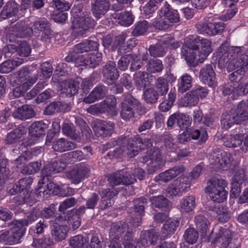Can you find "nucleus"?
<instances>
[{
	"mask_svg": "<svg viewBox=\"0 0 248 248\" xmlns=\"http://www.w3.org/2000/svg\"><path fill=\"white\" fill-rule=\"evenodd\" d=\"M69 228L66 225L55 224L51 230L52 236L58 241L64 240L67 236Z\"/></svg>",
	"mask_w": 248,
	"mask_h": 248,
	"instance_id": "obj_33",
	"label": "nucleus"
},
{
	"mask_svg": "<svg viewBox=\"0 0 248 248\" xmlns=\"http://www.w3.org/2000/svg\"><path fill=\"white\" fill-rule=\"evenodd\" d=\"M76 144L64 138H60L54 140L52 143V148L55 151L63 152L75 149Z\"/></svg>",
	"mask_w": 248,
	"mask_h": 248,
	"instance_id": "obj_26",
	"label": "nucleus"
},
{
	"mask_svg": "<svg viewBox=\"0 0 248 248\" xmlns=\"http://www.w3.org/2000/svg\"><path fill=\"white\" fill-rule=\"evenodd\" d=\"M198 237V231L193 228H188L185 232L184 238L185 241L189 244H193L196 243Z\"/></svg>",
	"mask_w": 248,
	"mask_h": 248,
	"instance_id": "obj_55",
	"label": "nucleus"
},
{
	"mask_svg": "<svg viewBox=\"0 0 248 248\" xmlns=\"http://www.w3.org/2000/svg\"><path fill=\"white\" fill-rule=\"evenodd\" d=\"M221 123L224 128L228 129L233 124H237L234 117L232 112L229 113H224L222 115Z\"/></svg>",
	"mask_w": 248,
	"mask_h": 248,
	"instance_id": "obj_59",
	"label": "nucleus"
},
{
	"mask_svg": "<svg viewBox=\"0 0 248 248\" xmlns=\"http://www.w3.org/2000/svg\"><path fill=\"white\" fill-rule=\"evenodd\" d=\"M195 27L200 34H206L208 36H214L222 33L225 28V24L222 22H199Z\"/></svg>",
	"mask_w": 248,
	"mask_h": 248,
	"instance_id": "obj_6",
	"label": "nucleus"
},
{
	"mask_svg": "<svg viewBox=\"0 0 248 248\" xmlns=\"http://www.w3.org/2000/svg\"><path fill=\"white\" fill-rule=\"evenodd\" d=\"M110 7L109 0H94L91 4V11L95 18L99 19L106 15Z\"/></svg>",
	"mask_w": 248,
	"mask_h": 248,
	"instance_id": "obj_13",
	"label": "nucleus"
},
{
	"mask_svg": "<svg viewBox=\"0 0 248 248\" xmlns=\"http://www.w3.org/2000/svg\"><path fill=\"white\" fill-rule=\"evenodd\" d=\"M153 207L161 210H167L169 206L168 200L162 195L153 197L150 199Z\"/></svg>",
	"mask_w": 248,
	"mask_h": 248,
	"instance_id": "obj_36",
	"label": "nucleus"
},
{
	"mask_svg": "<svg viewBox=\"0 0 248 248\" xmlns=\"http://www.w3.org/2000/svg\"><path fill=\"white\" fill-rule=\"evenodd\" d=\"M89 170L86 166H79L76 169L71 170L68 177L72 183L78 184L88 173Z\"/></svg>",
	"mask_w": 248,
	"mask_h": 248,
	"instance_id": "obj_28",
	"label": "nucleus"
},
{
	"mask_svg": "<svg viewBox=\"0 0 248 248\" xmlns=\"http://www.w3.org/2000/svg\"><path fill=\"white\" fill-rule=\"evenodd\" d=\"M26 133V129L22 125H20L13 131L8 133L5 139V142L8 144L17 142L19 141L21 137Z\"/></svg>",
	"mask_w": 248,
	"mask_h": 248,
	"instance_id": "obj_30",
	"label": "nucleus"
},
{
	"mask_svg": "<svg viewBox=\"0 0 248 248\" xmlns=\"http://www.w3.org/2000/svg\"><path fill=\"white\" fill-rule=\"evenodd\" d=\"M170 5L165 2L164 5L160 10V15L165 16L166 19L170 23V26L180 21V17L177 10L170 9Z\"/></svg>",
	"mask_w": 248,
	"mask_h": 248,
	"instance_id": "obj_16",
	"label": "nucleus"
},
{
	"mask_svg": "<svg viewBox=\"0 0 248 248\" xmlns=\"http://www.w3.org/2000/svg\"><path fill=\"white\" fill-rule=\"evenodd\" d=\"M99 44L96 41L87 40L75 46V51L78 53L95 51L97 49Z\"/></svg>",
	"mask_w": 248,
	"mask_h": 248,
	"instance_id": "obj_27",
	"label": "nucleus"
},
{
	"mask_svg": "<svg viewBox=\"0 0 248 248\" xmlns=\"http://www.w3.org/2000/svg\"><path fill=\"white\" fill-rule=\"evenodd\" d=\"M14 75L18 84H31V87L36 81L37 76L31 77L30 76V70L27 67H24L16 71Z\"/></svg>",
	"mask_w": 248,
	"mask_h": 248,
	"instance_id": "obj_17",
	"label": "nucleus"
},
{
	"mask_svg": "<svg viewBox=\"0 0 248 248\" xmlns=\"http://www.w3.org/2000/svg\"><path fill=\"white\" fill-rule=\"evenodd\" d=\"M160 96L153 88L147 89L144 93V100L148 104H155Z\"/></svg>",
	"mask_w": 248,
	"mask_h": 248,
	"instance_id": "obj_53",
	"label": "nucleus"
},
{
	"mask_svg": "<svg viewBox=\"0 0 248 248\" xmlns=\"http://www.w3.org/2000/svg\"><path fill=\"white\" fill-rule=\"evenodd\" d=\"M101 73L104 82L108 85H112L119 77L116 63L112 61L108 62L103 66Z\"/></svg>",
	"mask_w": 248,
	"mask_h": 248,
	"instance_id": "obj_9",
	"label": "nucleus"
},
{
	"mask_svg": "<svg viewBox=\"0 0 248 248\" xmlns=\"http://www.w3.org/2000/svg\"><path fill=\"white\" fill-rule=\"evenodd\" d=\"M148 28V22L146 21L143 20L138 22L136 24L132 34L135 36L142 35L147 31Z\"/></svg>",
	"mask_w": 248,
	"mask_h": 248,
	"instance_id": "obj_63",
	"label": "nucleus"
},
{
	"mask_svg": "<svg viewBox=\"0 0 248 248\" xmlns=\"http://www.w3.org/2000/svg\"><path fill=\"white\" fill-rule=\"evenodd\" d=\"M169 86L168 80L162 77H159L155 80L153 88L160 96H164L169 91Z\"/></svg>",
	"mask_w": 248,
	"mask_h": 248,
	"instance_id": "obj_38",
	"label": "nucleus"
},
{
	"mask_svg": "<svg viewBox=\"0 0 248 248\" xmlns=\"http://www.w3.org/2000/svg\"><path fill=\"white\" fill-rule=\"evenodd\" d=\"M140 161L147 164V171L150 174H153L159 170L165 163L160 150L155 147L148 149L146 155L140 158Z\"/></svg>",
	"mask_w": 248,
	"mask_h": 248,
	"instance_id": "obj_4",
	"label": "nucleus"
},
{
	"mask_svg": "<svg viewBox=\"0 0 248 248\" xmlns=\"http://www.w3.org/2000/svg\"><path fill=\"white\" fill-rule=\"evenodd\" d=\"M195 207V198L193 196H186L180 202V207L184 212L189 213L192 211Z\"/></svg>",
	"mask_w": 248,
	"mask_h": 248,
	"instance_id": "obj_40",
	"label": "nucleus"
},
{
	"mask_svg": "<svg viewBox=\"0 0 248 248\" xmlns=\"http://www.w3.org/2000/svg\"><path fill=\"white\" fill-rule=\"evenodd\" d=\"M48 121H35L29 127V134L32 137L38 138L45 134L48 127Z\"/></svg>",
	"mask_w": 248,
	"mask_h": 248,
	"instance_id": "obj_19",
	"label": "nucleus"
},
{
	"mask_svg": "<svg viewBox=\"0 0 248 248\" xmlns=\"http://www.w3.org/2000/svg\"><path fill=\"white\" fill-rule=\"evenodd\" d=\"M13 220L9 223V226L11 229L10 231V238H9V244L12 245L15 243H18L20 239L25 233V229L23 227H19L15 223Z\"/></svg>",
	"mask_w": 248,
	"mask_h": 248,
	"instance_id": "obj_22",
	"label": "nucleus"
},
{
	"mask_svg": "<svg viewBox=\"0 0 248 248\" xmlns=\"http://www.w3.org/2000/svg\"><path fill=\"white\" fill-rule=\"evenodd\" d=\"M175 98L176 94L170 91L168 94L167 99L159 105V109L163 112H166L170 110L173 105Z\"/></svg>",
	"mask_w": 248,
	"mask_h": 248,
	"instance_id": "obj_50",
	"label": "nucleus"
},
{
	"mask_svg": "<svg viewBox=\"0 0 248 248\" xmlns=\"http://www.w3.org/2000/svg\"><path fill=\"white\" fill-rule=\"evenodd\" d=\"M164 145L166 150L168 152H172L175 149L176 146L174 143L173 139L170 134L165 132L162 136Z\"/></svg>",
	"mask_w": 248,
	"mask_h": 248,
	"instance_id": "obj_61",
	"label": "nucleus"
},
{
	"mask_svg": "<svg viewBox=\"0 0 248 248\" xmlns=\"http://www.w3.org/2000/svg\"><path fill=\"white\" fill-rule=\"evenodd\" d=\"M198 97H197L192 91L187 93L184 98L183 106H195L199 102Z\"/></svg>",
	"mask_w": 248,
	"mask_h": 248,
	"instance_id": "obj_62",
	"label": "nucleus"
},
{
	"mask_svg": "<svg viewBox=\"0 0 248 248\" xmlns=\"http://www.w3.org/2000/svg\"><path fill=\"white\" fill-rule=\"evenodd\" d=\"M146 76V74L144 72H139L134 75V79L138 89L144 88L149 85Z\"/></svg>",
	"mask_w": 248,
	"mask_h": 248,
	"instance_id": "obj_47",
	"label": "nucleus"
},
{
	"mask_svg": "<svg viewBox=\"0 0 248 248\" xmlns=\"http://www.w3.org/2000/svg\"><path fill=\"white\" fill-rule=\"evenodd\" d=\"M18 11V5L14 0L8 2L1 11L0 16L1 18L7 19L15 16Z\"/></svg>",
	"mask_w": 248,
	"mask_h": 248,
	"instance_id": "obj_29",
	"label": "nucleus"
},
{
	"mask_svg": "<svg viewBox=\"0 0 248 248\" xmlns=\"http://www.w3.org/2000/svg\"><path fill=\"white\" fill-rule=\"evenodd\" d=\"M116 16L118 23L122 26H129L133 23L134 16L130 12H122Z\"/></svg>",
	"mask_w": 248,
	"mask_h": 248,
	"instance_id": "obj_42",
	"label": "nucleus"
},
{
	"mask_svg": "<svg viewBox=\"0 0 248 248\" xmlns=\"http://www.w3.org/2000/svg\"><path fill=\"white\" fill-rule=\"evenodd\" d=\"M35 114L36 113L33 108L27 105L18 107L13 114L14 118L22 121L32 118L35 116Z\"/></svg>",
	"mask_w": 248,
	"mask_h": 248,
	"instance_id": "obj_18",
	"label": "nucleus"
},
{
	"mask_svg": "<svg viewBox=\"0 0 248 248\" xmlns=\"http://www.w3.org/2000/svg\"><path fill=\"white\" fill-rule=\"evenodd\" d=\"M194 222L196 229L201 232L202 236H206L210 225V222L208 219L204 215L199 214L195 217Z\"/></svg>",
	"mask_w": 248,
	"mask_h": 248,
	"instance_id": "obj_24",
	"label": "nucleus"
},
{
	"mask_svg": "<svg viewBox=\"0 0 248 248\" xmlns=\"http://www.w3.org/2000/svg\"><path fill=\"white\" fill-rule=\"evenodd\" d=\"M62 91L67 96L71 97L78 92L79 82L74 80L64 81L62 84Z\"/></svg>",
	"mask_w": 248,
	"mask_h": 248,
	"instance_id": "obj_25",
	"label": "nucleus"
},
{
	"mask_svg": "<svg viewBox=\"0 0 248 248\" xmlns=\"http://www.w3.org/2000/svg\"><path fill=\"white\" fill-rule=\"evenodd\" d=\"M185 168L182 165L175 166L156 176L155 181L159 184L166 183L184 171Z\"/></svg>",
	"mask_w": 248,
	"mask_h": 248,
	"instance_id": "obj_12",
	"label": "nucleus"
},
{
	"mask_svg": "<svg viewBox=\"0 0 248 248\" xmlns=\"http://www.w3.org/2000/svg\"><path fill=\"white\" fill-rule=\"evenodd\" d=\"M232 238L231 232L228 229L221 228L212 239L211 243L215 244L220 248H227Z\"/></svg>",
	"mask_w": 248,
	"mask_h": 248,
	"instance_id": "obj_14",
	"label": "nucleus"
},
{
	"mask_svg": "<svg viewBox=\"0 0 248 248\" xmlns=\"http://www.w3.org/2000/svg\"><path fill=\"white\" fill-rule=\"evenodd\" d=\"M212 51L211 42L207 39L197 36L190 42H186L181 49L182 56L190 66L202 62Z\"/></svg>",
	"mask_w": 248,
	"mask_h": 248,
	"instance_id": "obj_1",
	"label": "nucleus"
},
{
	"mask_svg": "<svg viewBox=\"0 0 248 248\" xmlns=\"http://www.w3.org/2000/svg\"><path fill=\"white\" fill-rule=\"evenodd\" d=\"M179 225V221L178 220H167L162 227V233L166 236L174 233Z\"/></svg>",
	"mask_w": 248,
	"mask_h": 248,
	"instance_id": "obj_45",
	"label": "nucleus"
},
{
	"mask_svg": "<svg viewBox=\"0 0 248 248\" xmlns=\"http://www.w3.org/2000/svg\"><path fill=\"white\" fill-rule=\"evenodd\" d=\"M164 0H150L143 7V12L146 18H149L160 5Z\"/></svg>",
	"mask_w": 248,
	"mask_h": 248,
	"instance_id": "obj_41",
	"label": "nucleus"
},
{
	"mask_svg": "<svg viewBox=\"0 0 248 248\" xmlns=\"http://www.w3.org/2000/svg\"><path fill=\"white\" fill-rule=\"evenodd\" d=\"M101 54L97 53L96 54L91 53L89 55L88 58L85 61H79L81 63L79 64L80 65L84 64L88 66L91 68H94L96 66L98 65L101 61Z\"/></svg>",
	"mask_w": 248,
	"mask_h": 248,
	"instance_id": "obj_43",
	"label": "nucleus"
},
{
	"mask_svg": "<svg viewBox=\"0 0 248 248\" xmlns=\"http://www.w3.org/2000/svg\"><path fill=\"white\" fill-rule=\"evenodd\" d=\"M162 16L159 15V17L153 20L152 24L154 27L158 30H166L171 26L167 20L166 19L165 16H164L163 18L162 17Z\"/></svg>",
	"mask_w": 248,
	"mask_h": 248,
	"instance_id": "obj_54",
	"label": "nucleus"
},
{
	"mask_svg": "<svg viewBox=\"0 0 248 248\" xmlns=\"http://www.w3.org/2000/svg\"><path fill=\"white\" fill-rule=\"evenodd\" d=\"M8 160L5 158L0 159V186L3 185L10 176V171L6 167Z\"/></svg>",
	"mask_w": 248,
	"mask_h": 248,
	"instance_id": "obj_46",
	"label": "nucleus"
},
{
	"mask_svg": "<svg viewBox=\"0 0 248 248\" xmlns=\"http://www.w3.org/2000/svg\"><path fill=\"white\" fill-rule=\"evenodd\" d=\"M163 46L170 49H174L180 47L181 43L175 40L173 37H167L161 41Z\"/></svg>",
	"mask_w": 248,
	"mask_h": 248,
	"instance_id": "obj_64",
	"label": "nucleus"
},
{
	"mask_svg": "<svg viewBox=\"0 0 248 248\" xmlns=\"http://www.w3.org/2000/svg\"><path fill=\"white\" fill-rule=\"evenodd\" d=\"M208 193L210 198L214 202L220 203L223 202L227 198V191L224 189L216 190Z\"/></svg>",
	"mask_w": 248,
	"mask_h": 248,
	"instance_id": "obj_52",
	"label": "nucleus"
},
{
	"mask_svg": "<svg viewBox=\"0 0 248 248\" xmlns=\"http://www.w3.org/2000/svg\"><path fill=\"white\" fill-rule=\"evenodd\" d=\"M241 49L242 46H221L217 52L218 66L221 68L226 67L229 71L239 67L241 63L239 62Z\"/></svg>",
	"mask_w": 248,
	"mask_h": 248,
	"instance_id": "obj_2",
	"label": "nucleus"
},
{
	"mask_svg": "<svg viewBox=\"0 0 248 248\" xmlns=\"http://www.w3.org/2000/svg\"><path fill=\"white\" fill-rule=\"evenodd\" d=\"M53 244V241L51 238L43 237L33 239L32 246L34 248H49Z\"/></svg>",
	"mask_w": 248,
	"mask_h": 248,
	"instance_id": "obj_48",
	"label": "nucleus"
},
{
	"mask_svg": "<svg viewBox=\"0 0 248 248\" xmlns=\"http://www.w3.org/2000/svg\"><path fill=\"white\" fill-rule=\"evenodd\" d=\"M13 31L12 35L20 38H25L32 34L31 28L23 22L17 23L14 28Z\"/></svg>",
	"mask_w": 248,
	"mask_h": 248,
	"instance_id": "obj_32",
	"label": "nucleus"
},
{
	"mask_svg": "<svg viewBox=\"0 0 248 248\" xmlns=\"http://www.w3.org/2000/svg\"><path fill=\"white\" fill-rule=\"evenodd\" d=\"M114 127L113 123L98 120L95 123L93 131L96 137L103 139L111 136Z\"/></svg>",
	"mask_w": 248,
	"mask_h": 248,
	"instance_id": "obj_10",
	"label": "nucleus"
},
{
	"mask_svg": "<svg viewBox=\"0 0 248 248\" xmlns=\"http://www.w3.org/2000/svg\"><path fill=\"white\" fill-rule=\"evenodd\" d=\"M108 91V88L103 85H99L96 87L89 95L85 97L83 102L90 104L95 101L104 98Z\"/></svg>",
	"mask_w": 248,
	"mask_h": 248,
	"instance_id": "obj_21",
	"label": "nucleus"
},
{
	"mask_svg": "<svg viewBox=\"0 0 248 248\" xmlns=\"http://www.w3.org/2000/svg\"><path fill=\"white\" fill-rule=\"evenodd\" d=\"M78 11L79 14L72 20L71 29L75 35L81 36L94 26V21L91 17L89 11L79 9Z\"/></svg>",
	"mask_w": 248,
	"mask_h": 248,
	"instance_id": "obj_3",
	"label": "nucleus"
},
{
	"mask_svg": "<svg viewBox=\"0 0 248 248\" xmlns=\"http://www.w3.org/2000/svg\"><path fill=\"white\" fill-rule=\"evenodd\" d=\"M163 69L162 62L159 60L150 59L149 60L147 70L148 72L155 73L160 72Z\"/></svg>",
	"mask_w": 248,
	"mask_h": 248,
	"instance_id": "obj_51",
	"label": "nucleus"
},
{
	"mask_svg": "<svg viewBox=\"0 0 248 248\" xmlns=\"http://www.w3.org/2000/svg\"><path fill=\"white\" fill-rule=\"evenodd\" d=\"M227 186V183L224 180L217 178H213L207 183V187L205 188L206 193L219 190L224 189Z\"/></svg>",
	"mask_w": 248,
	"mask_h": 248,
	"instance_id": "obj_34",
	"label": "nucleus"
},
{
	"mask_svg": "<svg viewBox=\"0 0 248 248\" xmlns=\"http://www.w3.org/2000/svg\"><path fill=\"white\" fill-rule=\"evenodd\" d=\"M24 62L22 59L7 60L0 64V72L8 74Z\"/></svg>",
	"mask_w": 248,
	"mask_h": 248,
	"instance_id": "obj_31",
	"label": "nucleus"
},
{
	"mask_svg": "<svg viewBox=\"0 0 248 248\" xmlns=\"http://www.w3.org/2000/svg\"><path fill=\"white\" fill-rule=\"evenodd\" d=\"M233 160L232 154L225 152L218 148L214 149L209 155V160L210 163L217 165V168L223 170L230 168Z\"/></svg>",
	"mask_w": 248,
	"mask_h": 248,
	"instance_id": "obj_5",
	"label": "nucleus"
},
{
	"mask_svg": "<svg viewBox=\"0 0 248 248\" xmlns=\"http://www.w3.org/2000/svg\"><path fill=\"white\" fill-rule=\"evenodd\" d=\"M151 144V140L149 139L143 140L139 135H136L127 141L126 146H124V149L126 151L124 152H126L129 157L132 158L138 155L139 150L141 148L142 145L145 144L148 146Z\"/></svg>",
	"mask_w": 248,
	"mask_h": 248,
	"instance_id": "obj_7",
	"label": "nucleus"
},
{
	"mask_svg": "<svg viewBox=\"0 0 248 248\" xmlns=\"http://www.w3.org/2000/svg\"><path fill=\"white\" fill-rule=\"evenodd\" d=\"M92 149L90 147H85L83 151L76 150L64 154L62 160L64 163L77 161H86L89 159L92 155Z\"/></svg>",
	"mask_w": 248,
	"mask_h": 248,
	"instance_id": "obj_8",
	"label": "nucleus"
},
{
	"mask_svg": "<svg viewBox=\"0 0 248 248\" xmlns=\"http://www.w3.org/2000/svg\"><path fill=\"white\" fill-rule=\"evenodd\" d=\"M158 232L154 230L145 231L142 234V243L147 246L155 245L158 239Z\"/></svg>",
	"mask_w": 248,
	"mask_h": 248,
	"instance_id": "obj_37",
	"label": "nucleus"
},
{
	"mask_svg": "<svg viewBox=\"0 0 248 248\" xmlns=\"http://www.w3.org/2000/svg\"><path fill=\"white\" fill-rule=\"evenodd\" d=\"M50 28L49 23L45 20H40L35 21L31 28L32 33L33 32L35 33L42 32Z\"/></svg>",
	"mask_w": 248,
	"mask_h": 248,
	"instance_id": "obj_56",
	"label": "nucleus"
},
{
	"mask_svg": "<svg viewBox=\"0 0 248 248\" xmlns=\"http://www.w3.org/2000/svg\"><path fill=\"white\" fill-rule=\"evenodd\" d=\"M30 197V193L26 190L20 191L12 200V202L18 206L24 204Z\"/></svg>",
	"mask_w": 248,
	"mask_h": 248,
	"instance_id": "obj_58",
	"label": "nucleus"
},
{
	"mask_svg": "<svg viewBox=\"0 0 248 248\" xmlns=\"http://www.w3.org/2000/svg\"><path fill=\"white\" fill-rule=\"evenodd\" d=\"M243 140V135L241 134L230 136L224 141V145L227 147L235 148L240 145Z\"/></svg>",
	"mask_w": 248,
	"mask_h": 248,
	"instance_id": "obj_44",
	"label": "nucleus"
},
{
	"mask_svg": "<svg viewBox=\"0 0 248 248\" xmlns=\"http://www.w3.org/2000/svg\"><path fill=\"white\" fill-rule=\"evenodd\" d=\"M70 246L73 248H86L88 243L81 235H77L72 237L69 240Z\"/></svg>",
	"mask_w": 248,
	"mask_h": 248,
	"instance_id": "obj_49",
	"label": "nucleus"
},
{
	"mask_svg": "<svg viewBox=\"0 0 248 248\" xmlns=\"http://www.w3.org/2000/svg\"><path fill=\"white\" fill-rule=\"evenodd\" d=\"M103 113L107 112L111 116H115L118 114L116 108L117 100L113 96L107 97L100 103Z\"/></svg>",
	"mask_w": 248,
	"mask_h": 248,
	"instance_id": "obj_23",
	"label": "nucleus"
},
{
	"mask_svg": "<svg viewBox=\"0 0 248 248\" xmlns=\"http://www.w3.org/2000/svg\"><path fill=\"white\" fill-rule=\"evenodd\" d=\"M123 171H118L110 174L108 177V181L110 185L113 187L120 185H123Z\"/></svg>",
	"mask_w": 248,
	"mask_h": 248,
	"instance_id": "obj_57",
	"label": "nucleus"
},
{
	"mask_svg": "<svg viewBox=\"0 0 248 248\" xmlns=\"http://www.w3.org/2000/svg\"><path fill=\"white\" fill-rule=\"evenodd\" d=\"M149 52L151 56L154 57H163L166 53L165 49L162 44L157 43L150 46Z\"/></svg>",
	"mask_w": 248,
	"mask_h": 248,
	"instance_id": "obj_60",
	"label": "nucleus"
},
{
	"mask_svg": "<svg viewBox=\"0 0 248 248\" xmlns=\"http://www.w3.org/2000/svg\"><path fill=\"white\" fill-rule=\"evenodd\" d=\"M128 225L124 222H116L111 224L109 230L111 241H118L122 234L128 229Z\"/></svg>",
	"mask_w": 248,
	"mask_h": 248,
	"instance_id": "obj_20",
	"label": "nucleus"
},
{
	"mask_svg": "<svg viewBox=\"0 0 248 248\" xmlns=\"http://www.w3.org/2000/svg\"><path fill=\"white\" fill-rule=\"evenodd\" d=\"M40 214V211L38 208H33L32 210L29 212L26 219L15 220V224L19 226V227H23L28 226L29 224L37 220L39 217Z\"/></svg>",
	"mask_w": 248,
	"mask_h": 248,
	"instance_id": "obj_35",
	"label": "nucleus"
},
{
	"mask_svg": "<svg viewBox=\"0 0 248 248\" xmlns=\"http://www.w3.org/2000/svg\"><path fill=\"white\" fill-rule=\"evenodd\" d=\"M192 77L187 73L182 75L178 83V91L180 93H184L189 90L192 87Z\"/></svg>",
	"mask_w": 248,
	"mask_h": 248,
	"instance_id": "obj_39",
	"label": "nucleus"
},
{
	"mask_svg": "<svg viewBox=\"0 0 248 248\" xmlns=\"http://www.w3.org/2000/svg\"><path fill=\"white\" fill-rule=\"evenodd\" d=\"M200 78L204 84L210 87L215 85L216 75L211 65L207 64L201 70Z\"/></svg>",
	"mask_w": 248,
	"mask_h": 248,
	"instance_id": "obj_15",
	"label": "nucleus"
},
{
	"mask_svg": "<svg viewBox=\"0 0 248 248\" xmlns=\"http://www.w3.org/2000/svg\"><path fill=\"white\" fill-rule=\"evenodd\" d=\"M64 166V163L62 159L59 161L54 160L45 166L42 170V183L45 184L46 181H48V177L62 170Z\"/></svg>",
	"mask_w": 248,
	"mask_h": 248,
	"instance_id": "obj_11",
	"label": "nucleus"
}]
</instances>
